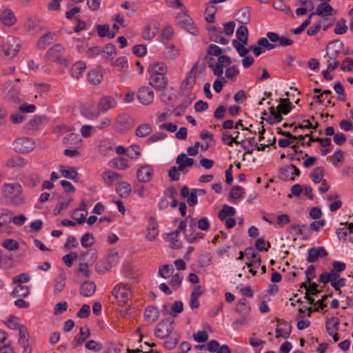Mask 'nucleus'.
<instances>
[{
	"label": "nucleus",
	"instance_id": "nucleus-1",
	"mask_svg": "<svg viewBox=\"0 0 353 353\" xmlns=\"http://www.w3.org/2000/svg\"><path fill=\"white\" fill-rule=\"evenodd\" d=\"M4 198L8 199L10 205L19 207L26 202L21 185L18 183H5L2 187Z\"/></svg>",
	"mask_w": 353,
	"mask_h": 353
},
{
	"label": "nucleus",
	"instance_id": "nucleus-2",
	"mask_svg": "<svg viewBox=\"0 0 353 353\" xmlns=\"http://www.w3.org/2000/svg\"><path fill=\"white\" fill-rule=\"evenodd\" d=\"M134 125V120L130 114L121 113L117 116L113 126L116 132L124 133L132 129Z\"/></svg>",
	"mask_w": 353,
	"mask_h": 353
},
{
	"label": "nucleus",
	"instance_id": "nucleus-3",
	"mask_svg": "<svg viewBox=\"0 0 353 353\" xmlns=\"http://www.w3.org/2000/svg\"><path fill=\"white\" fill-rule=\"evenodd\" d=\"M20 48L21 44L15 37H8L2 45V52L4 56L10 59L18 54Z\"/></svg>",
	"mask_w": 353,
	"mask_h": 353
},
{
	"label": "nucleus",
	"instance_id": "nucleus-4",
	"mask_svg": "<svg viewBox=\"0 0 353 353\" xmlns=\"http://www.w3.org/2000/svg\"><path fill=\"white\" fill-rule=\"evenodd\" d=\"M64 51V47L60 43H57L48 50L47 55L51 61L57 62L60 65L67 66L68 65V60L63 57Z\"/></svg>",
	"mask_w": 353,
	"mask_h": 353
},
{
	"label": "nucleus",
	"instance_id": "nucleus-5",
	"mask_svg": "<svg viewBox=\"0 0 353 353\" xmlns=\"http://www.w3.org/2000/svg\"><path fill=\"white\" fill-rule=\"evenodd\" d=\"M112 294L119 302L124 304L130 297L131 290L128 285L119 283L114 288Z\"/></svg>",
	"mask_w": 353,
	"mask_h": 353
},
{
	"label": "nucleus",
	"instance_id": "nucleus-6",
	"mask_svg": "<svg viewBox=\"0 0 353 353\" xmlns=\"http://www.w3.org/2000/svg\"><path fill=\"white\" fill-rule=\"evenodd\" d=\"M13 145L15 151L19 153H28L34 148V141L28 137L18 138Z\"/></svg>",
	"mask_w": 353,
	"mask_h": 353
},
{
	"label": "nucleus",
	"instance_id": "nucleus-7",
	"mask_svg": "<svg viewBox=\"0 0 353 353\" xmlns=\"http://www.w3.org/2000/svg\"><path fill=\"white\" fill-rule=\"evenodd\" d=\"M137 97L141 104L148 105L153 102L154 94V92L150 87L144 85L138 90Z\"/></svg>",
	"mask_w": 353,
	"mask_h": 353
},
{
	"label": "nucleus",
	"instance_id": "nucleus-8",
	"mask_svg": "<svg viewBox=\"0 0 353 353\" xmlns=\"http://www.w3.org/2000/svg\"><path fill=\"white\" fill-rule=\"evenodd\" d=\"M173 321L168 319L159 322L156 326L154 334L160 339H164L171 334L173 330Z\"/></svg>",
	"mask_w": 353,
	"mask_h": 353
},
{
	"label": "nucleus",
	"instance_id": "nucleus-9",
	"mask_svg": "<svg viewBox=\"0 0 353 353\" xmlns=\"http://www.w3.org/2000/svg\"><path fill=\"white\" fill-rule=\"evenodd\" d=\"M277 325L275 330L276 338L288 339L292 332V325L288 321L276 318Z\"/></svg>",
	"mask_w": 353,
	"mask_h": 353
},
{
	"label": "nucleus",
	"instance_id": "nucleus-10",
	"mask_svg": "<svg viewBox=\"0 0 353 353\" xmlns=\"http://www.w3.org/2000/svg\"><path fill=\"white\" fill-rule=\"evenodd\" d=\"M154 174L153 167L148 164H144L140 166L137 172V178L139 182H150Z\"/></svg>",
	"mask_w": 353,
	"mask_h": 353
},
{
	"label": "nucleus",
	"instance_id": "nucleus-11",
	"mask_svg": "<svg viewBox=\"0 0 353 353\" xmlns=\"http://www.w3.org/2000/svg\"><path fill=\"white\" fill-rule=\"evenodd\" d=\"M117 103L114 97L111 96L102 97L97 105V111L101 113H105L108 110L117 107Z\"/></svg>",
	"mask_w": 353,
	"mask_h": 353
},
{
	"label": "nucleus",
	"instance_id": "nucleus-12",
	"mask_svg": "<svg viewBox=\"0 0 353 353\" xmlns=\"http://www.w3.org/2000/svg\"><path fill=\"white\" fill-rule=\"evenodd\" d=\"M3 92L9 100L17 102L19 99V91L13 86L11 81H8L3 85Z\"/></svg>",
	"mask_w": 353,
	"mask_h": 353
},
{
	"label": "nucleus",
	"instance_id": "nucleus-13",
	"mask_svg": "<svg viewBox=\"0 0 353 353\" xmlns=\"http://www.w3.org/2000/svg\"><path fill=\"white\" fill-rule=\"evenodd\" d=\"M339 319L336 316L330 318L326 322V330L329 335L333 337L334 342L338 341L339 339V336L336 332L339 330Z\"/></svg>",
	"mask_w": 353,
	"mask_h": 353
},
{
	"label": "nucleus",
	"instance_id": "nucleus-14",
	"mask_svg": "<svg viewBox=\"0 0 353 353\" xmlns=\"http://www.w3.org/2000/svg\"><path fill=\"white\" fill-rule=\"evenodd\" d=\"M168 83V79L165 75L150 76L149 85L157 90L165 89Z\"/></svg>",
	"mask_w": 353,
	"mask_h": 353
},
{
	"label": "nucleus",
	"instance_id": "nucleus-15",
	"mask_svg": "<svg viewBox=\"0 0 353 353\" xmlns=\"http://www.w3.org/2000/svg\"><path fill=\"white\" fill-rule=\"evenodd\" d=\"M148 72L150 76L165 75L168 68L164 63L156 61L149 65Z\"/></svg>",
	"mask_w": 353,
	"mask_h": 353
},
{
	"label": "nucleus",
	"instance_id": "nucleus-16",
	"mask_svg": "<svg viewBox=\"0 0 353 353\" xmlns=\"http://www.w3.org/2000/svg\"><path fill=\"white\" fill-rule=\"evenodd\" d=\"M0 20L3 24L7 26H12L17 22V19L14 12L8 8L2 11Z\"/></svg>",
	"mask_w": 353,
	"mask_h": 353
},
{
	"label": "nucleus",
	"instance_id": "nucleus-17",
	"mask_svg": "<svg viewBox=\"0 0 353 353\" xmlns=\"http://www.w3.org/2000/svg\"><path fill=\"white\" fill-rule=\"evenodd\" d=\"M327 255V252L323 247L312 248L308 251L307 261L309 263H314L319 258H323Z\"/></svg>",
	"mask_w": 353,
	"mask_h": 353
},
{
	"label": "nucleus",
	"instance_id": "nucleus-18",
	"mask_svg": "<svg viewBox=\"0 0 353 353\" xmlns=\"http://www.w3.org/2000/svg\"><path fill=\"white\" fill-rule=\"evenodd\" d=\"M23 28L27 32H40L43 30L40 20L36 17H28L24 22Z\"/></svg>",
	"mask_w": 353,
	"mask_h": 353
},
{
	"label": "nucleus",
	"instance_id": "nucleus-19",
	"mask_svg": "<svg viewBox=\"0 0 353 353\" xmlns=\"http://www.w3.org/2000/svg\"><path fill=\"white\" fill-rule=\"evenodd\" d=\"M194 159L188 158L185 153H181L178 155L176 159V163L178 164V170L179 172H186L185 169L190 168L194 164Z\"/></svg>",
	"mask_w": 353,
	"mask_h": 353
},
{
	"label": "nucleus",
	"instance_id": "nucleus-20",
	"mask_svg": "<svg viewBox=\"0 0 353 353\" xmlns=\"http://www.w3.org/2000/svg\"><path fill=\"white\" fill-rule=\"evenodd\" d=\"M90 331L88 326L81 327L79 334L77 335L72 341V345L74 347L81 346L85 340L90 336Z\"/></svg>",
	"mask_w": 353,
	"mask_h": 353
},
{
	"label": "nucleus",
	"instance_id": "nucleus-21",
	"mask_svg": "<svg viewBox=\"0 0 353 353\" xmlns=\"http://www.w3.org/2000/svg\"><path fill=\"white\" fill-rule=\"evenodd\" d=\"M147 230L148 233L145 237L148 240L152 241L158 236V223L154 217L151 216L148 219Z\"/></svg>",
	"mask_w": 353,
	"mask_h": 353
},
{
	"label": "nucleus",
	"instance_id": "nucleus-22",
	"mask_svg": "<svg viewBox=\"0 0 353 353\" xmlns=\"http://www.w3.org/2000/svg\"><path fill=\"white\" fill-rule=\"evenodd\" d=\"M101 177L103 181L107 185L110 186L114 183H117L121 179V175L112 170H106L103 172Z\"/></svg>",
	"mask_w": 353,
	"mask_h": 353
},
{
	"label": "nucleus",
	"instance_id": "nucleus-23",
	"mask_svg": "<svg viewBox=\"0 0 353 353\" xmlns=\"http://www.w3.org/2000/svg\"><path fill=\"white\" fill-rule=\"evenodd\" d=\"M196 65H194L188 73L187 77L181 84V88L184 90H190L196 82Z\"/></svg>",
	"mask_w": 353,
	"mask_h": 353
},
{
	"label": "nucleus",
	"instance_id": "nucleus-24",
	"mask_svg": "<svg viewBox=\"0 0 353 353\" xmlns=\"http://www.w3.org/2000/svg\"><path fill=\"white\" fill-rule=\"evenodd\" d=\"M56 34L54 32H49L42 35L37 41V48L45 50L55 40Z\"/></svg>",
	"mask_w": 353,
	"mask_h": 353
},
{
	"label": "nucleus",
	"instance_id": "nucleus-25",
	"mask_svg": "<svg viewBox=\"0 0 353 353\" xmlns=\"http://www.w3.org/2000/svg\"><path fill=\"white\" fill-rule=\"evenodd\" d=\"M96 285L93 281H88L83 283L80 287V294L85 297L92 296L96 292Z\"/></svg>",
	"mask_w": 353,
	"mask_h": 353
},
{
	"label": "nucleus",
	"instance_id": "nucleus-26",
	"mask_svg": "<svg viewBox=\"0 0 353 353\" xmlns=\"http://www.w3.org/2000/svg\"><path fill=\"white\" fill-rule=\"evenodd\" d=\"M97 250L94 248H92L87 251L81 252L79 259L80 261H85L91 265L97 260Z\"/></svg>",
	"mask_w": 353,
	"mask_h": 353
},
{
	"label": "nucleus",
	"instance_id": "nucleus-27",
	"mask_svg": "<svg viewBox=\"0 0 353 353\" xmlns=\"http://www.w3.org/2000/svg\"><path fill=\"white\" fill-rule=\"evenodd\" d=\"M210 39L211 41L221 44H227L228 43V39L223 36V32L221 30H218L215 27H212L210 29Z\"/></svg>",
	"mask_w": 353,
	"mask_h": 353
},
{
	"label": "nucleus",
	"instance_id": "nucleus-28",
	"mask_svg": "<svg viewBox=\"0 0 353 353\" xmlns=\"http://www.w3.org/2000/svg\"><path fill=\"white\" fill-rule=\"evenodd\" d=\"M116 191L121 197H128L131 193L132 188L126 181H119L117 183Z\"/></svg>",
	"mask_w": 353,
	"mask_h": 353
},
{
	"label": "nucleus",
	"instance_id": "nucleus-29",
	"mask_svg": "<svg viewBox=\"0 0 353 353\" xmlns=\"http://www.w3.org/2000/svg\"><path fill=\"white\" fill-rule=\"evenodd\" d=\"M334 8L327 3H321L316 7V11L314 12V15L320 17H328L332 14Z\"/></svg>",
	"mask_w": 353,
	"mask_h": 353
},
{
	"label": "nucleus",
	"instance_id": "nucleus-30",
	"mask_svg": "<svg viewBox=\"0 0 353 353\" xmlns=\"http://www.w3.org/2000/svg\"><path fill=\"white\" fill-rule=\"evenodd\" d=\"M236 20L243 25L248 23L250 21V8H241L236 13Z\"/></svg>",
	"mask_w": 353,
	"mask_h": 353
},
{
	"label": "nucleus",
	"instance_id": "nucleus-31",
	"mask_svg": "<svg viewBox=\"0 0 353 353\" xmlns=\"http://www.w3.org/2000/svg\"><path fill=\"white\" fill-rule=\"evenodd\" d=\"M86 68V64L83 61H77L74 64L72 65L70 72L72 77L78 79H79L83 72L85 71Z\"/></svg>",
	"mask_w": 353,
	"mask_h": 353
},
{
	"label": "nucleus",
	"instance_id": "nucleus-32",
	"mask_svg": "<svg viewBox=\"0 0 353 353\" xmlns=\"http://www.w3.org/2000/svg\"><path fill=\"white\" fill-rule=\"evenodd\" d=\"M110 163L112 168L121 170H127L130 167L128 160L123 157L114 158Z\"/></svg>",
	"mask_w": 353,
	"mask_h": 353
},
{
	"label": "nucleus",
	"instance_id": "nucleus-33",
	"mask_svg": "<svg viewBox=\"0 0 353 353\" xmlns=\"http://www.w3.org/2000/svg\"><path fill=\"white\" fill-rule=\"evenodd\" d=\"M159 316V312L154 306H148L145 308L144 312L145 319L149 322L156 321Z\"/></svg>",
	"mask_w": 353,
	"mask_h": 353
},
{
	"label": "nucleus",
	"instance_id": "nucleus-34",
	"mask_svg": "<svg viewBox=\"0 0 353 353\" xmlns=\"http://www.w3.org/2000/svg\"><path fill=\"white\" fill-rule=\"evenodd\" d=\"M30 293L29 288L22 284H18L12 290V296L13 297L23 298L26 297Z\"/></svg>",
	"mask_w": 353,
	"mask_h": 353
},
{
	"label": "nucleus",
	"instance_id": "nucleus-35",
	"mask_svg": "<svg viewBox=\"0 0 353 353\" xmlns=\"http://www.w3.org/2000/svg\"><path fill=\"white\" fill-rule=\"evenodd\" d=\"M235 312L240 315H248L250 311V307L248 305V301L245 299H241L236 304Z\"/></svg>",
	"mask_w": 353,
	"mask_h": 353
},
{
	"label": "nucleus",
	"instance_id": "nucleus-36",
	"mask_svg": "<svg viewBox=\"0 0 353 353\" xmlns=\"http://www.w3.org/2000/svg\"><path fill=\"white\" fill-rule=\"evenodd\" d=\"M112 268V265L105 259L99 261L95 265L96 272L100 274L110 272Z\"/></svg>",
	"mask_w": 353,
	"mask_h": 353
},
{
	"label": "nucleus",
	"instance_id": "nucleus-37",
	"mask_svg": "<svg viewBox=\"0 0 353 353\" xmlns=\"http://www.w3.org/2000/svg\"><path fill=\"white\" fill-rule=\"evenodd\" d=\"M236 36L238 39L236 40L237 41L243 43V44H247L248 40V28L245 25L239 27L236 32Z\"/></svg>",
	"mask_w": 353,
	"mask_h": 353
},
{
	"label": "nucleus",
	"instance_id": "nucleus-38",
	"mask_svg": "<svg viewBox=\"0 0 353 353\" xmlns=\"http://www.w3.org/2000/svg\"><path fill=\"white\" fill-rule=\"evenodd\" d=\"M163 56L166 59H174L179 56V50L174 45L167 46L163 52Z\"/></svg>",
	"mask_w": 353,
	"mask_h": 353
},
{
	"label": "nucleus",
	"instance_id": "nucleus-39",
	"mask_svg": "<svg viewBox=\"0 0 353 353\" xmlns=\"http://www.w3.org/2000/svg\"><path fill=\"white\" fill-rule=\"evenodd\" d=\"M152 131V128L149 123H142L139 125L136 130L135 134L139 137H145L149 135Z\"/></svg>",
	"mask_w": 353,
	"mask_h": 353
},
{
	"label": "nucleus",
	"instance_id": "nucleus-40",
	"mask_svg": "<svg viewBox=\"0 0 353 353\" xmlns=\"http://www.w3.org/2000/svg\"><path fill=\"white\" fill-rule=\"evenodd\" d=\"M26 165V160L21 157H12L8 159L6 163V166L10 168H23Z\"/></svg>",
	"mask_w": 353,
	"mask_h": 353
},
{
	"label": "nucleus",
	"instance_id": "nucleus-41",
	"mask_svg": "<svg viewBox=\"0 0 353 353\" xmlns=\"http://www.w3.org/2000/svg\"><path fill=\"white\" fill-rule=\"evenodd\" d=\"M87 79L90 83L93 85H98L103 79V74L98 70H92L88 73Z\"/></svg>",
	"mask_w": 353,
	"mask_h": 353
},
{
	"label": "nucleus",
	"instance_id": "nucleus-42",
	"mask_svg": "<svg viewBox=\"0 0 353 353\" xmlns=\"http://www.w3.org/2000/svg\"><path fill=\"white\" fill-rule=\"evenodd\" d=\"M60 172L63 177L74 181H77L78 172L74 168L65 169L63 166H60Z\"/></svg>",
	"mask_w": 353,
	"mask_h": 353
},
{
	"label": "nucleus",
	"instance_id": "nucleus-43",
	"mask_svg": "<svg viewBox=\"0 0 353 353\" xmlns=\"http://www.w3.org/2000/svg\"><path fill=\"white\" fill-rule=\"evenodd\" d=\"M174 272V268L171 264H164L159 267L158 274L163 279H168Z\"/></svg>",
	"mask_w": 353,
	"mask_h": 353
},
{
	"label": "nucleus",
	"instance_id": "nucleus-44",
	"mask_svg": "<svg viewBox=\"0 0 353 353\" xmlns=\"http://www.w3.org/2000/svg\"><path fill=\"white\" fill-rule=\"evenodd\" d=\"M112 150L113 146L109 140L104 139L101 141L99 145V151L101 154L106 156L109 154L110 152H112Z\"/></svg>",
	"mask_w": 353,
	"mask_h": 353
},
{
	"label": "nucleus",
	"instance_id": "nucleus-45",
	"mask_svg": "<svg viewBox=\"0 0 353 353\" xmlns=\"http://www.w3.org/2000/svg\"><path fill=\"white\" fill-rule=\"evenodd\" d=\"M97 34L100 37H108V38H113L115 37V33L110 32V27L108 24L97 25L96 26Z\"/></svg>",
	"mask_w": 353,
	"mask_h": 353
},
{
	"label": "nucleus",
	"instance_id": "nucleus-46",
	"mask_svg": "<svg viewBox=\"0 0 353 353\" xmlns=\"http://www.w3.org/2000/svg\"><path fill=\"white\" fill-rule=\"evenodd\" d=\"M236 210L233 207L224 205L222 210L218 214L220 220L223 221L226 219L227 216H232L235 214Z\"/></svg>",
	"mask_w": 353,
	"mask_h": 353
},
{
	"label": "nucleus",
	"instance_id": "nucleus-47",
	"mask_svg": "<svg viewBox=\"0 0 353 353\" xmlns=\"http://www.w3.org/2000/svg\"><path fill=\"white\" fill-rule=\"evenodd\" d=\"M157 33V29L155 26H145L142 32V37L145 40H151Z\"/></svg>",
	"mask_w": 353,
	"mask_h": 353
},
{
	"label": "nucleus",
	"instance_id": "nucleus-48",
	"mask_svg": "<svg viewBox=\"0 0 353 353\" xmlns=\"http://www.w3.org/2000/svg\"><path fill=\"white\" fill-rule=\"evenodd\" d=\"M276 109L280 114H288L291 110V103L289 99H280V104L277 106Z\"/></svg>",
	"mask_w": 353,
	"mask_h": 353
},
{
	"label": "nucleus",
	"instance_id": "nucleus-49",
	"mask_svg": "<svg viewBox=\"0 0 353 353\" xmlns=\"http://www.w3.org/2000/svg\"><path fill=\"white\" fill-rule=\"evenodd\" d=\"M244 189L241 186H234L232 188L229 194V197L233 201H237L242 197Z\"/></svg>",
	"mask_w": 353,
	"mask_h": 353
},
{
	"label": "nucleus",
	"instance_id": "nucleus-50",
	"mask_svg": "<svg viewBox=\"0 0 353 353\" xmlns=\"http://www.w3.org/2000/svg\"><path fill=\"white\" fill-rule=\"evenodd\" d=\"M112 65L118 70H125L128 68V60L125 57H120L112 62Z\"/></svg>",
	"mask_w": 353,
	"mask_h": 353
},
{
	"label": "nucleus",
	"instance_id": "nucleus-51",
	"mask_svg": "<svg viewBox=\"0 0 353 353\" xmlns=\"http://www.w3.org/2000/svg\"><path fill=\"white\" fill-rule=\"evenodd\" d=\"M95 243V239L93 235L87 232L83 235L81 239V244L83 248H88L91 247Z\"/></svg>",
	"mask_w": 353,
	"mask_h": 353
},
{
	"label": "nucleus",
	"instance_id": "nucleus-52",
	"mask_svg": "<svg viewBox=\"0 0 353 353\" xmlns=\"http://www.w3.org/2000/svg\"><path fill=\"white\" fill-rule=\"evenodd\" d=\"M66 274L65 272L59 274L54 285V291L57 292H61L65 285Z\"/></svg>",
	"mask_w": 353,
	"mask_h": 353
},
{
	"label": "nucleus",
	"instance_id": "nucleus-53",
	"mask_svg": "<svg viewBox=\"0 0 353 353\" xmlns=\"http://www.w3.org/2000/svg\"><path fill=\"white\" fill-rule=\"evenodd\" d=\"M323 168L321 167H316L314 169L310 176L312 180L315 183H320L323 178Z\"/></svg>",
	"mask_w": 353,
	"mask_h": 353
},
{
	"label": "nucleus",
	"instance_id": "nucleus-54",
	"mask_svg": "<svg viewBox=\"0 0 353 353\" xmlns=\"http://www.w3.org/2000/svg\"><path fill=\"white\" fill-rule=\"evenodd\" d=\"M102 52L105 59L112 58L117 54L116 47L113 44L108 43L104 46Z\"/></svg>",
	"mask_w": 353,
	"mask_h": 353
},
{
	"label": "nucleus",
	"instance_id": "nucleus-55",
	"mask_svg": "<svg viewBox=\"0 0 353 353\" xmlns=\"http://www.w3.org/2000/svg\"><path fill=\"white\" fill-rule=\"evenodd\" d=\"M90 266V265L88 264V263L83 261H80V263L79 264V267L77 269V272L81 274L83 276L88 278L90 276V273H91V272L89 269Z\"/></svg>",
	"mask_w": 353,
	"mask_h": 353
},
{
	"label": "nucleus",
	"instance_id": "nucleus-56",
	"mask_svg": "<svg viewBox=\"0 0 353 353\" xmlns=\"http://www.w3.org/2000/svg\"><path fill=\"white\" fill-rule=\"evenodd\" d=\"M246 44H243V43H240L236 40L232 41V46L235 48L241 57H245L249 52V50L245 47Z\"/></svg>",
	"mask_w": 353,
	"mask_h": 353
},
{
	"label": "nucleus",
	"instance_id": "nucleus-57",
	"mask_svg": "<svg viewBox=\"0 0 353 353\" xmlns=\"http://www.w3.org/2000/svg\"><path fill=\"white\" fill-rule=\"evenodd\" d=\"M85 347L91 351L99 352L103 349V345L94 340H89L85 344Z\"/></svg>",
	"mask_w": 353,
	"mask_h": 353
},
{
	"label": "nucleus",
	"instance_id": "nucleus-58",
	"mask_svg": "<svg viewBox=\"0 0 353 353\" xmlns=\"http://www.w3.org/2000/svg\"><path fill=\"white\" fill-rule=\"evenodd\" d=\"M163 92L161 94V100L165 103H168L174 99V94L172 89L166 90L165 88L162 90Z\"/></svg>",
	"mask_w": 353,
	"mask_h": 353
},
{
	"label": "nucleus",
	"instance_id": "nucleus-59",
	"mask_svg": "<svg viewBox=\"0 0 353 353\" xmlns=\"http://www.w3.org/2000/svg\"><path fill=\"white\" fill-rule=\"evenodd\" d=\"M81 141V139L77 133H71L64 138V143L67 145H77Z\"/></svg>",
	"mask_w": 353,
	"mask_h": 353
},
{
	"label": "nucleus",
	"instance_id": "nucleus-60",
	"mask_svg": "<svg viewBox=\"0 0 353 353\" xmlns=\"http://www.w3.org/2000/svg\"><path fill=\"white\" fill-rule=\"evenodd\" d=\"M183 310V303L181 301H175L171 307L170 314L175 317L178 314L182 312Z\"/></svg>",
	"mask_w": 353,
	"mask_h": 353
},
{
	"label": "nucleus",
	"instance_id": "nucleus-61",
	"mask_svg": "<svg viewBox=\"0 0 353 353\" xmlns=\"http://www.w3.org/2000/svg\"><path fill=\"white\" fill-rule=\"evenodd\" d=\"M2 246L8 250L12 251L17 250L19 247V244L16 240L7 239L2 243Z\"/></svg>",
	"mask_w": 353,
	"mask_h": 353
},
{
	"label": "nucleus",
	"instance_id": "nucleus-62",
	"mask_svg": "<svg viewBox=\"0 0 353 353\" xmlns=\"http://www.w3.org/2000/svg\"><path fill=\"white\" fill-rule=\"evenodd\" d=\"M190 230L185 231V239L188 242L192 243L196 241L198 239L203 238V234L201 232L190 233Z\"/></svg>",
	"mask_w": 353,
	"mask_h": 353
},
{
	"label": "nucleus",
	"instance_id": "nucleus-63",
	"mask_svg": "<svg viewBox=\"0 0 353 353\" xmlns=\"http://www.w3.org/2000/svg\"><path fill=\"white\" fill-rule=\"evenodd\" d=\"M46 118L42 116H34L32 119H30L28 123L27 127L30 130H34L37 128V126L42 123V121Z\"/></svg>",
	"mask_w": 353,
	"mask_h": 353
},
{
	"label": "nucleus",
	"instance_id": "nucleus-64",
	"mask_svg": "<svg viewBox=\"0 0 353 353\" xmlns=\"http://www.w3.org/2000/svg\"><path fill=\"white\" fill-rule=\"evenodd\" d=\"M258 46L268 50H272L277 46V43H270L267 38L263 37L258 40L257 41Z\"/></svg>",
	"mask_w": 353,
	"mask_h": 353
}]
</instances>
